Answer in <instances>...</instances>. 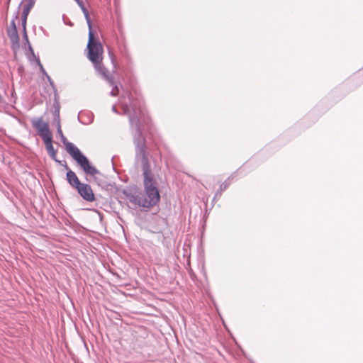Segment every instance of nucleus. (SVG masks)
I'll return each mask as SVG.
<instances>
[{"label":"nucleus","instance_id":"obj_1","mask_svg":"<svg viewBox=\"0 0 363 363\" xmlns=\"http://www.w3.org/2000/svg\"><path fill=\"white\" fill-rule=\"evenodd\" d=\"M128 102H122L124 114L128 116L131 128H135L133 143L135 145V162H140L143 171L144 193L124 189L123 195L130 203L143 208H151L157 204L160 196L157 182L152 174L151 166L147 152L146 139L142 134L140 121L144 120L145 110L141 102L127 93Z\"/></svg>","mask_w":363,"mask_h":363},{"label":"nucleus","instance_id":"obj_2","mask_svg":"<svg viewBox=\"0 0 363 363\" xmlns=\"http://www.w3.org/2000/svg\"><path fill=\"white\" fill-rule=\"evenodd\" d=\"M57 132L60 137L62 142L66 146L68 153L77 162L86 174L94 177L96 179L97 175H101V172L92 164H90L88 158L84 155L81 151L73 143L67 141L61 129L60 123L57 125Z\"/></svg>","mask_w":363,"mask_h":363},{"label":"nucleus","instance_id":"obj_3","mask_svg":"<svg viewBox=\"0 0 363 363\" xmlns=\"http://www.w3.org/2000/svg\"><path fill=\"white\" fill-rule=\"evenodd\" d=\"M86 48L88 50L87 58L93 64L102 62L103 46L99 40L94 38L93 31L89 33Z\"/></svg>","mask_w":363,"mask_h":363},{"label":"nucleus","instance_id":"obj_4","mask_svg":"<svg viewBox=\"0 0 363 363\" xmlns=\"http://www.w3.org/2000/svg\"><path fill=\"white\" fill-rule=\"evenodd\" d=\"M32 125L38 130V133L43 142L52 140V134L49 128V125L47 122L43 121L42 118L33 120Z\"/></svg>","mask_w":363,"mask_h":363},{"label":"nucleus","instance_id":"obj_5","mask_svg":"<svg viewBox=\"0 0 363 363\" xmlns=\"http://www.w3.org/2000/svg\"><path fill=\"white\" fill-rule=\"evenodd\" d=\"M95 69L97 72L106 80V82L113 86V89L111 91V96H116L118 94V87L116 84L113 77L109 74L108 69L104 67L101 62L94 64Z\"/></svg>","mask_w":363,"mask_h":363},{"label":"nucleus","instance_id":"obj_6","mask_svg":"<svg viewBox=\"0 0 363 363\" xmlns=\"http://www.w3.org/2000/svg\"><path fill=\"white\" fill-rule=\"evenodd\" d=\"M76 189L77 190L78 194L82 197L84 200L89 202H91L95 200V196L90 185L81 183V184Z\"/></svg>","mask_w":363,"mask_h":363},{"label":"nucleus","instance_id":"obj_7","mask_svg":"<svg viewBox=\"0 0 363 363\" xmlns=\"http://www.w3.org/2000/svg\"><path fill=\"white\" fill-rule=\"evenodd\" d=\"M16 18H18L17 15L11 21V24H10V28L7 30V35L11 42L13 48H14V47L19 46V36H18L16 25L15 23V19H16Z\"/></svg>","mask_w":363,"mask_h":363},{"label":"nucleus","instance_id":"obj_8","mask_svg":"<svg viewBox=\"0 0 363 363\" xmlns=\"http://www.w3.org/2000/svg\"><path fill=\"white\" fill-rule=\"evenodd\" d=\"M62 166L66 169H67V172L66 174V179H67V182L69 183V184L71 186L77 189L81 184V182L79 180L77 176L73 171H72L71 169H69V167L67 166L66 161H64V164H62Z\"/></svg>","mask_w":363,"mask_h":363},{"label":"nucleus","instance_id":"obj_9","mask_svg":"<svg viewBox=\"0 0 363 363\" xmlns=\"http://www.w3.org/2000/svg\"><path fill=\"white\" fill-rule=\"evenodd\" d=\"M35 4V0H28L27 2V4L24 6L23 13H22V17L27 18L31 9L33 7Z\"/></svg>","mask_w":363,"mask_h":363},{"label":"nucleus","instance_id":"obj_10","mask_svg":"<svg viewBox=\"0 0 363 363\" xmlns=\"http://www.w3.org/2000/svg\"><path fill=\"white\" fill-rule=\"evenodd\" d=\"M121 52L123 57L125 60L127 64L130 65L132 63V58L126 48L124 47L123 50H121Z\"/></svg>","mask_w":363,"mask_h":363},{"label":"nucleus","instance_id":"obj_11","mask_svg":"<svg viewBox=\"0 0 363 363\" xmlns=\"http://www.w3.org/2000/svg\"><path fill=\"white\" fill-rule=\"evenodd\" d=\"M48 153H52L55 150L52 145V140L44 142Z\"/></svg>","mask_w":363,"mask_h":363},{"label":"nucleus","instance_id":"obj_12","mask_svg":"<svg viewBox=\"0 0 363 363\" xmlns=\"http://www.w3.org/2000/svg\"><path fill=\"white\" fill-rule=\"evenodd\" d=\"M23 39L26 41L27 44H28V49L30 50V52L32 53V55L33 56H35V54H34V51H33V49L32 48V46L28 40V35H27V32L25 31V32H23Z\"/></svg>","mask_w":363,"mask_h":363},{"label":"nucleus","instance_id":"obj_13","mask_svg":"<svg viewBox=\"0 0 363 363\" xmlns=\"http://www.w3.org/2000/svg\"><path fill=\"white\" fill-rule=\"evenodd\" d=\"M54 116H55V120L57 121V125L58 123H60V106H59L58 104H57L56 108L55 109Z\"/></svg>","mask_w":363,"mask_h":363},{"label":"nucleus","instance_id":"obj_14","mask_svg":"<svg viewBox=\"0 0 363 363\" xmlns=\"http://www.w3.org/2000/svg\"><path fill=\"white\" fill-rule=\"evenodd\" d=\"M48 155L55 162L62 165L63 163L62 162V161L57 160V150L52 152V153H49Z\"/></svg>","mask_w":363,"mask_h":363},{"label":"nucleus","instance_id":"obj_15","mask_svg":"<svg viewBox=\"0 0 363 363\" xmlns=\"http://www.w3.org/2000/svg\"><path fill=\"white\" fill-rule=\"evenodd\" d=\"M36 61H37V64L39 66V68H40V72L45 76V77H47L48 73L46 72V71L45 70L43 65L41 64L40 61V59L38 57L36 59Z\"/></svg>","mask_w":363,"mask_h":363},{"label":"nucleus","instance_id":"obj_16","mask_svg":"<svg viewBox=\"0 0 363 363\" xmlns=\"http://www.w3.org/2000/svg\"><path fill=\"white\" fill-rule=\"evenodd\" d=\"M228 186V184L225 182H223V184H220V191H218L217 193H216V195H218V194L220 195L222 191L225 190Z\"/></svg>","mask_w":363,"mask_h":363},{"label":"nucleus","instance_id":"obj_17","mask_svg":"<svg viewBox=\"0 0 363 363\" xmlns=\"http://www.w3.org/2000/svg\"><path fill=\"white\" fill-rule=\"evenodd\" d=\"M26 21H27V18L21 16V24H22L23 32L26 31Z\"/></svg>","mask_w":363,"mask_h":363},{"label":"nucleus","instance_id":"obj_18","mask_svg":"<svg viewBox=\"0 0 363 363\" xmlns=\"http://www.w3.org/2000/svg\"><path fill=\"white\" fill-rule=\"evenodd\" d=\"M46 78H47L48 81L49 82L50 85L53 89V90L55 91H56L55 86V84H54V82L52 81V79L50 78V77L49 75H47Z\"/></svg>","mask_w":363,"mask_h":363},{"label":"nucleus","instance_id":"obj_19","mask_svg":"<svg viewBox=\"0 0 363 363\" xmlns=\"http://www.w3.org/2000/svg\"><path fill=\"white\" fill-rule=\"evenodd\" d=\"M86 23H87L88 26H89V33L90 31H92V29H91V19L87 20V21H86Z\"/></svg>","mask_w":363,"mask_h":363},{"label":"nucleus","instance_id":"obj_20","mask_svg":"<svg viewBox=\"0 0 363 363\" xmlns=\"http://www.w3.org/2000/svg\"><path fill=\"white\" fill-rule=\"evenodd\" d=\"M110 55H111V59L112 63L113 64L114 68H116V65L115 63L114 56L113 54L110 53Z\"/></svg>","mask_w":363,"mask_h":363},{"label":"nucleus","instance_id":"obj_21","mask_svg":"<svg viewBox=\"0 0 363 363\" xmlns=\"http://www.w3.org/2000/svg\"><path fill=\"white\" fill-rule=\"evenodd\" d=\"M81 7L84 15L85 13H89L87 9L83 5H81Z\"/></svg>","mask_w":363,"mask_h":363},{"label":"nucleus","instance_id":"obj_22","mask_svg":"<svg viewBox=\"0 0 363 363\" xmlns=\"http://www.w3.org/2000/svg\"><path fill=\"white\" fill-rule=\"evenodd\" d=\"M84 16H85L86 21L91 19L89 13H85Z\"/></svg>","mask_w":363,"mask_h":363},{"label":"nucleus","instance_id":"obj_23","mask_svg":"<svg viewBox=\"0 0 363 363\" xmlns=\"http://www.w3.org/2000/svg\"><path fill=\"white\" fill-rule=\"evenodd\" d=\"M112 111L115 113H118L116 106H113Z\"/></svg>","mask_w":363,"mask_h":363}]
</instances>
